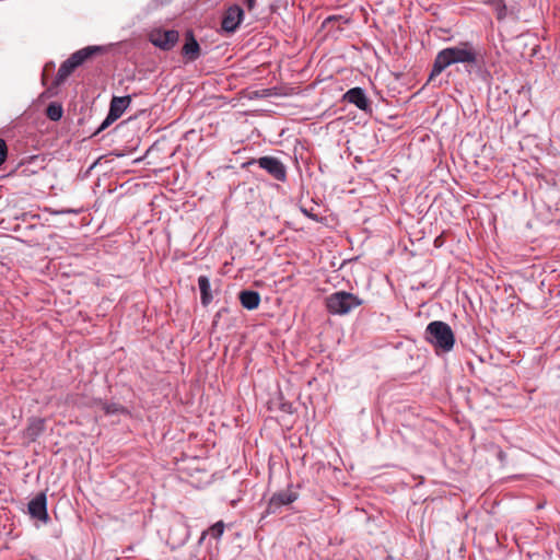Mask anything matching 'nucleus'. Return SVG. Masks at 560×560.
<instances>
[{"label":"nucleus","instance_id":"obj_1","mask_svg":"<svg viewBox=\"0 0 560 560\" xmlns=\"http://www.w3.org/2000/svg\"><path fill=\"white\" fill-rule=\"evenodd\" d=\"M479 52L471 42H460L456 46L446 47L440 50L433 61L429 81L440 75L447 67L455 63L468 66L477 65Z\"/></svg>","mask_w":560,"mask_h":560},{"label":"nucleus","instance_id":"obj_2","mask_svg":"<svg viewBox=\"0 0 560 560\" xmlns=\"http://www.w3.org/2000/svg\"><path fill=\"white\" fill-rule=\"evenodd\" d=\"M425 340L435 349L448 352L454 347L455 336L448 324L441 320H434L427 326Z\"/></svg>","mask_w":560,"mask_h":560},{"label":"nucleus","instance_id":"obj_3","mask_svg":"<svg viewBox=\"0 0 560 560\" xmlns=\"http://www.w3.org/2000/svg\"><path fill=\"white\" fill-rule=\"evenodd\" d=\"M102 50L101 46H86L73 52L60 65L55 79L56 84L62 83L78 67Z\"/></svg>","mask_w":560,"mask_h":560},{"label":"nucleus","instance_id":"obj_4","mask_svg":"<svg viewBox=\"0 0 560 560\" xmlns=\"http://www.w3.org/2000/svg\"><path fill=\"white\" fill-rule=\"evenodd\" d=\"M249 164H257L260 168L265 170L270 176L279 182L287 179V167L277 158L273 156H261L257 160H253Z\"/></svg>","mask_w":560,"mask_h":560},{"label":"nucleus","instance_id":"obj_5","mask_svg":"<svg viewBox=\"0 0 560 560\" xmlns=\"http://www.w3.org/2000/svg\"><path fill=\"white\" fill-rule=\"evenodd\" d=\"M178 38H179V34L177 31H174V30H167V31L155 30V31H152L150 34V42L154 46H156L163 50L172 49L178 42Z\"/></svg>","mask_w":560,"mask_h":560},{"label":"nucleus","instance_id":"obj_6","mask_svg":"<svg viewBox=\"0 0 560 560\" xmlns=\"http://www.w3.org/2000/svg\"><path fill=\"white\" fill-rule=\"evenodd\" d=\"M244 20V11L237 5L233 4L226 9L223 14L221 27L226 33H234Z\"/></svg>","mask_w":560,"mask_h":560},{"label":"nucleus","instance_id":"obj_7","mask_svg":"<svg viewBox=\"0 0 560 560\" xmlns=\"http://www.w3.org/2000/svg\"><path fill=\"white\" fill-rule=\"evenodd\" d=\"M326 305L331 314H346L350 311V293L338 291L329 295Z\"/></svg>","mask_w":560,"mask_h":560},{"label":"nucleus","instance_id":"obj_8","mask_svg":"<svg viewBox=\"0 0 560 560\" xmlns=\"http://www.w3.org/2000/svg\"><path fill=\"white\" fill-rule=\"evenodd\" d=\"M296 499H298V494L295 492L291 491L290 489L279 491L270 498V500L267 504L266 513L275 514L282 506L291 504Z\"/></svg>","mask_w":560,"mask_h":560},{"label":"nucleus","instance_id":"obj_9","mask_svg":"<svg viewBox=\"0 0 560 560\" xmlns=\"http://www.w3.org/2000/svg\"><path fill=\"white\" fill-rule=\"evenodd\" d=\"M28 513L33 518L39 520L44 523L49 521V516L47 513V498L44 492L36 494L28 502Z\"/></svg>","mask_w":560,"mask_h":560},{"label":"nucleus","instance_id":"obj_10","mask_svg":"<svg viewBox=\"0 0 560 560\" xmlns=\"http://www.w3.org/2000/svg\"><path fill=\"white\" fill-rule=\"evenodd\" d=\"M131 103V96H113L108 114L113 116L116 120L122 116L125 110L129 107Z\"/></svg>","mask_w":560,"mask_h":560},{"label":"nucleus","instance_id":"obj_11","mask_svg":"<svg viewBox=\"0 0 560 560\" xmlns=\"http://www.w3.org/2000/svg\"><path fill=\"white\" fill-rule=\"evenodd\" d=\"M352 105H355L365 114H372V103L361 88H352Z\"/></svg>","mask_w":560,"mask_h":560},{"label":"nucleus","instance_id":"obj_12","mask_svg":"<svg viewBox=\"0 0 560 560\" xmlns=\"http://www.w3.org/2000/svg\"><path fill=\"white\" fill-rule=\"evenodd\" d=\"M182 52L189 61H195L200 56V46L190 32L187 34Z\"/></svg>","mask_w":560,"mask_h":560},{"label":"nucleus","instance_id":"obj_13","mask_svg":"<svg viewBox=\"0 0 560 560\" xmlns=\"http://www.w3.org/2000/svg\"><path fill=\"white\" fill-rule=\"evenodd\" d=\"M240 301L244 308L256 310L260 303V295L256 291L245 290L240 293Z\"/></svg>","mask_w":560,"mask_h":560},{"label":"nucleus","instance_id":"obj_14","mask_svg":"<svg viewBox=\"0 0 560 560\" xmlns=\"http://www.w3.org/2000/svg\"><path fill=\"white\" fill-rule=\"evenodd\" d=\"M198 287L201 294V304L203 306L209 305L212 301L211 284L209 278L207 276H200L198 278Z\"/></svg>","mask_w":560,"mask_h":560},{"label":"nucleus","instance_id":"obj_15","mask_svg":"<svg viewBox=\"0 0 560 560\" xmlns=\"http://www.w3.org/2000/svg\"><path fill=\"white\" fill-rule=\"evenodd\" d=\"M47 117L54 121H58L63 114L62 106L57 103H50L46 109Z\"/></svg>","mask_w":560,"mask_h":560},{"label":"nucleus","instance_id":"obj_16","mask_svg":"<svg viewBox=\"0 0 560 560\" xmlns=\"http://www.w3.org/2000/svg\"><path fill=\"white\" fill-rule=\"evenodd\" d=\"M98 405L101 406L102 410L106 415H116V413L125 412V408L121 405L116 404V402H103L100 400Z\"/></svg>","mask_w":560,"mask_h":560},{"label":"nucleus","instance_id":"obj_17","mask_svg":"<svg viewBox=\"0 0 560 560\" xmlns=\"http://www.w3.org/2000/svg\"><path fill=\"white\" fill-rule=\"evenodd\" d=\"M223 532H224V523L222 521H219L215 524H213L208 529V532H205L202 534L201 538H203L206 534H209L212 538L219 539L223 535Z\"/></svg>","mask_w":560,"mask_h":560},{"label":"nucleus","instance_id":"obj_18","mask_svg":"<svg viewBox=\"0 0 560 560\" xmlns=\"http://www.w3.org/2000/svg\"><path fill=\"white\" fill-rule=\"evenodd\" d=\"M115 121H116V119L113 116H110L109 114H107L106 118L102 121L100 127L94 132V136H96V135L101 133L102 131H104L105 129H107Z\"/></svg>","mask_w":560,"mask_h":560},{"label":"nucleus","instance_id":"obj_19","mask_svg":"<svg viewBox=\"0 0 560 560\" xmlns=\"http://www.w3.org/2000/svg\"><path fill=\"white\" fill-rule=\"evenodd\" d=\"M301 210L306 217L311 218L312 220L319 221L320 215L318 212H316L315 207L312 206L310 209L306 207H301Z\"/></svg>","mask_w":560,"mask_h":560},{"label":"nucleus","instance_id":"obj_20","mask_svg":"<svg viewBox=\"0 0 560 560\" xmlns=\"http://www.w3.org/2000/svg\"><path fill=\"white\" fill-rule=\"evenodd\" d=\"M8 154V148L4 140L0 139V166L4 163Z\"/></svg>","mask_w":560,"mask_h":560},{"label":"nucleus","instance_id":"obj_21","mask_svg":"<svg viewBox=\"0 0 560 560\" xmlns=\"http://www.w3.org/2000/svg\"><path fill=\"white\" fill-rule=\"evenodd\" d=\"M244 3L249 11L255 8V0H244Z\"/></svg>","mask_w":560,"mask_h":560},{"label":"nucleus","instance_id":"obj_22","mask_svg":"<svg viewBox=\"0 0 560 560\" xmlns=\"http://www.w3.org/2000/svg\"><path fill=\"white\" fill-rule=\"evenodd\" d=\"M362 304V301L357 296L352 295V307L359 306Z\"/></svg>","mask_w":560,"mask_h":560},{"label":"nucleus","instance_id":"obj_23","mask_svg":"<svg viewBox=\"0 0 560 560\" xmlns=\"http://www.w3.org/2000/svg\"><path fill=\"white\" fill-rule=\"evenodd\" d=\"M343 100L350 102V90L343 94Z\"/></svg>","mask_w":560,"mask_h":560},{"label":"nucleus","instance_id":"obj_24","mask_svg":"<svg viewBox=\"0 0 560 560\" xmlns=\"http://www.w3.org/2000/svg\"><path fill=\"white\" fill-rule=\"evenodd\" d=\"M504 10H505V5H504V4H502V11H500V12L498 13V18H499V19H502V18H503V15H504L503 11H504Z\"/></svg>","mask_w":560,"mask_h":560},{"label":"nucleus","instance_id":"obj_25","mask_svg":"<svg viewBox=\"0 0 560 560\" xmlns=\"http://www.w3.org/2000/svg\"><path fill=\"white\" fill-rule=\"evenodd\" d=\"M438 242H439V237L435 238L434 245H438Z\"/></svg>","mask_w":560,"mask_h":560}]
</instances>
